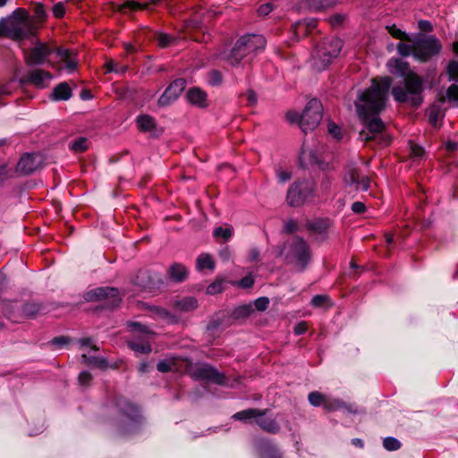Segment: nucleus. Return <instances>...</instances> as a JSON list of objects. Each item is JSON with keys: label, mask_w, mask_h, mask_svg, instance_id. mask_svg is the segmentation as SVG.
I'll list each match as a JSON object with an SVG mask.
<instances>
[{"label": "nucleus", "mask_w": 458, "mask_h": 458, "mask_svg": "<svg viewBox=\"0 0 458 458\" xmlns=\"http://www.w3.org/2000/svg\"><path fill=\"white\" fill-rule=\"evenodd\" d=\"M391 79H373L369 88L362 91L355 103L357 112L363 121L360 138L363 141L379 140V144L387 145L390 140L382 135L386 125L377 114L385 108Z\"/></svg>", "instance_id": "nucleus-1"}, {"label": "nucleus", "mask_w": 458, "mask_h": 458, "mask_svg": "<svg viewBox=\"0 0 458 458\" xmlns=\"http://www.w3.org/2000/svg\"><path fill=\"white\" fill-rule=\"evenodd\" d=\"M395 68L402 76L404 77L403 86H394L392 94L397 102L409 103L413 106L421 104L423 91V83L420 77L416 73L410 72L408 64L403 61L395 60Z\"/></svg>", "instance_id": "nucleus-2"}, {"label": "nucleus", "mask_w": 458, "mask_h": 458, "mask_svg": "<svg viewBox=\"0 0 458 458\" xmlns=\"http://www.w3.org/2000/svg\"><path fill=\"white\" fill-rule=\"evenodd\" d=\"M36 30V24L30 20L29 13L23 8H17L11 15L0 20V37L22 40L33 36Z\"/></svg>", "instance_id": "nucleus-3"}, {"label": "nucleus", "mask_w": 458, "mask_h": 458, "mask_svg": "<svg viewBox=\"0 0 458 458\" xmlns=\"http://www.w3.org/2000/svg\"><path fill=\"white\" fill-rule=\"evenodd\" d=\"M343 47V42L337 38H326L320 43L313 54V65L318 70L326 69L331 61L337 57Z\"/></svg>", "instance_id": "nucleus-4"}, {"label": "nucleus", "mask_w": 458, "mask_h": 458, "mask_svg": "<svg viewBox=\"0 0 458 458\" xmlns=\"http://www.w3.org/2000/svg\"><path fill=\"white\" fill-rule=\"evenodd\" d=\"M315 182L310 179L294 182L288 189L286 201L292 207H300L315 196Z\"/></svg>", "instance_id": "nucleus-5"}, {"label": "nucleus", "mask_w": 458, "mask_h": 458, "mask_svg": "<svg viewBox=\"0 0 458 458\" xmlns=\"http://www.w3.org/2000/svg\"><path fill=\"white\" fill-rule=\"evenodd\" d=\"M310 258L309 245L302 238L295 237L289 243L285 259L287 263L293 265L298 271H303L307 267Z\"/></svg>", "instance_id": "nucleus-6"}, {"label": "nucleus", "mask_w": 458, "mask_h": 458, "mask_svg": "<svg viewBox=\"0 0 458 458\" xmlns=\"http://www.w3.org/2000/svg\"><path fill=\"white\" fill-rule=\"evenodd\" d=\"M323 107L319 100H310L301 115L300 126L304 132L313 131L322 119Z\"/></svg>", "instance_id": "nucleus-7"}, {"label": "nucleus", "mask_w": 458, "mask_h": 458, "mask_svg": "<svg viewBox=\"0 0 458 458\" xmlns=\"http://www.w3.org/2000/svg\"><path fill=\"white\" fill-rule=\"evenodd\" d=\"M442 48L440 41L434 36L415 38L414 57L420 62L428 61L437 55Z\"/></svg>", "instance_id": "nucleus-8"}, {"label": "nucleus", "mask_w": 458, "mask_h": 458, "mask_svg": "<svg viewBox=\"0 0 458 458\" xmlns=\"http://www.w3.org/2000/svg\"><path fill=\"white\" fill-rule=\"evenodd\" d=\"M86 300L89 301H106V307L115 308L120 304L122 298L116 288L98 287L88 292Z\"/></svg>", "instance_id": "nucleus-9"}, {"label": "nucleus", "mask_w": 458, "mask_h": 458, "mask_svg": "<svg viewBox=\"0 0 458 458\" xmlns=\"http://www.w3.org/2000/svg\"><path fill=\"white\" fill-rule=\"evenodd\" d=\"M344 182L355 191H367L370 185V178L363 175L354 165H349L344 177Z\"/></svg>", "instance_id": "nucleus-10"}, {"label": "nucleus", "mask_w": 458, "mask_h": 458, "mask_svg": "<svg viewBox=\"0 0 458 458\" xmlns=\"http://www.w3.org/2000/svg\"><path fill=\"white\" fill-rule=\"evenodd\" d=\"M191 376L196 379H205L219 385L225 384L224 375L208 364L196 365L191 370Z\"/></svg>", "instance_id": "nucleus-11"}, {"label": "nucleus", "mask_w": 458, "mask_h": 458, "mask_svg": "<svg viewBox=\"0 0 458 458\" xmlns=\"http://www.w3.org/2000/svg\"><path fill=\"white\" fill-rule=\"evenodd\" d=\"M185 87L186 81L183 79L174 80L159 98L158 105L161 106H169L180 97Z\"/></svg>", "instance_id": "nucleus-12"}, {"label": "nucleus", "mask_w": 458, "mask_h": 458, "mask_svg": "<svg viewBox=\"0 0 458 458\" xmlns=\"http://www.w3.org/2000/svg\"><path fill=\"white\" fill-rule=\"evenodd\" d=\"M266 39L261 35H245L236 41V49L243 47V50L250 55L265 48Z\"/></svg>", "instance_id": "nucleus-13"}, {"label": "nucleus", "mask_w": 458, "mask_h": 458, "mask_svg": "<svg viewBox=\"0 0 458 458\" xmlns=\"http://www.w3.org/2000/svg\"><path fill=\"white\" fill-rule=\"evenodd\" d=\"M42 165V157L38 155L25 154L19 160L15 173L27 175L34 173Z\"/></svg>", "instance_id": "nucleus-14"}, {"label": "nucleus", "mask_w": 458, "mask_h": 458, "mask_svg": "<svg viewBox=\"0 0 458 458\" xmlns=\"http://www.w3.org/2000/svg\"><path fill=\"white\" fill-rule=\"evenodd\" d=\"M50 53L51 49L46 44L38 43L30 53H26V63L29 65L40 64Z\"/></svg>", "instance_id": "nucleus-15"}, {"label": "nucleus", "mask_w": 458, "mask_h": 458, "mask_svg": "<svg viewBox=\"0 0 458 458\" xmlns=\"http://www.w3.org/2000/svg\"><path fill=\"white\" fill-rule=\"evenodd\" d=\"M52 80V74L42 69H34L30 71L26 77V81L38 88H45Z\"/></svg>", "instance_id": "nucleus-16"}, {"label": "nucleus", "mask_w": 458, "mask_h": 458, "mask_svg": "<svg viewBox=\"0 0 458 458\" xmlns=\"http://www.w3.org/2000/svg\"><path fill=\"white\" fill-rule=\"evenodd\" d=\"M187 99L199 108H206L208 106V95L199 88L190 89L187 92Z\"/></svg>", "instance_id": "nucleus-17"}, {"label": "nucleus", "mask_w": 458, "mask_h": 458, "mask_svg": "<svg viewBox=\"0 0 458 458\" xmlns=\"http://www.w3.org/2000/svg\"><path fill=\"white\" fill-rule=\"evenodd\" d=\"M268 410H259L255 408H250L247 410H243L241 411L236 412L233 415V418L236 420H242V421H249L250 420L255 419L257 420L258 417H263L265 415H267Z\"/></svg>", "instance_id": "nucleus-18"}, {"label": "nucleus", "mask_w": 458, "mask_h": 458, "mask_svg": "<svg viewBox=\"0 0 458 458\" xmlns=\"http://www.w3.org/2000/svg\"><path fill=\"white\" fill-rule=\"evenodd\" d=\"M256 423L260 428L270 434H277L281 428L278 421L275 418L267 417V415L258 417Z\"/></svg>", "instance_id": "nucleus-19"}, {"label": "nucleus", "mask_w": 458, "mask_h": 458, "mask_svg": "<svg viewBox=\"0 0 458 458\" xmlns=\"http://www.w3.org/2000/svg\"><path fill=\"white\" fill-rule=\"evenodd\" d=\"M249 55L243 50V47L236 49V44L231 51L225 55L226 62L232 66H239L241 61L247 57Z\"/></svg>", "instance_id": "nucleus-20"}, {"label": "nucleus", "mask_w": 458, "mask_h": 458, "mask_svg": "<svg viewBox=\"0 0 458 458\" xmlns=\"http://www.w3.org/2000/svg\"><path fill=\"white\" fill-rule=\"evenodd\" d=\"M137 123L141 131L155 133L157 130L155 119L148 114L140 115Z\"/></svg>", "instance_id": "nucleus-21"}, {"label": "nucleus", "mask_w": 458, "mask_h": 458, "mask_svg": "<svg viewBox=\"0 0 458 458\" xmlns=\"http://www.w3.org/2000/svg\"><path fill=\"white\" fill-rule=\"evenodd\" d=\"M118 409L124 413L131 420H135L138 416L139 410L138 408L124 398H119L116 403Z\"/></svg>", "instance_id": "nucleus-22"}, {"label": "nucleus", "mask_w": 458, "mask_h": 458, "mask_svg": "<svg viewBox=\"0 0 458 458\" xmlns=\"http://www.w3.org/2000/svg\"><path fill=\"white\" fill-rule=\"evenodd\" d=\"M168 273L172 280L182 282L187 277L188 270L182 264L174 263L169 267Z\"/></svg>", "instance_id": "nucleus-23"}, {"label": "nucleus", "mask_w": 458, "mask_h": 458, "mask_svg": "<svg viewBox=\"0 0 458 458\" xmlns=\"http://www.w3.org/2000/svg\"><path fill=\"white\" fill-rule=\"evenodd\" d=\"M52 97L55 100H68L72 97V89L66 82H62L54 89Z\"/></svg>", "instance_id": "nucleus-24"}, {"label": "nucleus", "mask_w": 458, "mask_h": 458, "mask_svg": "<svg viewBox=\"0 0 458 458\" xmlns=\"http://www.w3.org/2000/svg\"><path fill=\"white\" fill-rule=\"evenodd\" d=\"M196 267L198 270L202 271L206 268L213 271L215 269V261L212 256L208 253H201L196 259Z\"/></svg>", "instance_id": "nucleus-25"}, {"label": "nucleus", "mask_w": 458, "mask_h": 458, "mask_svg": "<svg viewBox=\"0 0 458 458\" xmlns=\"http://www.w3.org/2000/svg\"><path fill=\"white\" fill-rule=\"evenodd\" d=\"M81 359L85 365H92L101 369H106L108 367L107 360L104 357L89 356L83 353Z\"/></svg>", "instance_id": "nucleus-26"}, {"label": "nucleus", "mask_w": 458, "mask_h": 458, "mask_svg": "<svg viewBox=\"0 0 458 458\" xmlns=\"http://www.w3.org/2000/svg\"><path fill=\"white\" fill-rule=\"evenodd\" d=\"M198 306L197 300L193 297H188L175 301L174 307L183 312L194 310Z\"/></svg>", "instance_id": "nucleus-27"}, {"label": "nucleus", "mask_w": 458, "mask_h": 458, "mask_svg": "<svg viewBox=\"0 0 458 458\" xmlns=\"http://www.w3.org/2000/svg\"><path fill=\"white\" fill-rule=\"evenodd\" d=\"M445 103V97L443 94H439L437 102L432 106L429 113V120L432 123L436 124L438 117L443 116L441 106Z\"/></svg>", "instance_id": "nucleus-28"}, {"label": "nucleus", "mask_w": 458, "mask_h": 458, "mask_svg": "<svg viewBox=\"0 0 458 458\" xmlns=\"http://www.w3.org/2000/svg\"><path fill=\"white\" fill-rule=\"evenodd\" d=\"M339 0H310V8L314 11H323L325 9L333 7L338 3Z\"/></svg>", "instance_id": "nucleus-29"}, {"label": "nucleus", "mask_w": 458, "mask_h": 458, "mask_svg": "<svg viewBox=\"0 0 458 458\" xmlns=\"http://www.w3.org/2000/svg\"><path fill=\"white\" fill-rule=\"evenodd\" d=\"M407 43L400 42L397 44V51L403 56H408L412 55L414 56L415 52V38H411V41H406Z\"/></svg>", "instance_id": "nucleus-30"}, {"label": "nucleus", "mask_w": 458, "mask_h": 458, "mask_svg": "<svg viewBox=\"0 0 458 458\" xmlns=\"http://www.w3.org/2000/svg\"><path fill=\"white\" fill-rule=\"evenodd\" d=\"M127 344L130 349L137 353H149L151 352V347L148 342L132 340L129 341Z\"/></svg>", "instance_id": "nucleus-31"}, {"label": "nucleus", "mask_w": 458, "mask_h": 458, "mask_svg": "<svg viewBox=\"0 0 458 458\" xmlns=\"http://www.w3.org/2000/svg\"><path fill=\"white\" fill-rule=\"evenodd\" d=\"M58 56L65 63V66L68 70L73 71L75 70L78 62L72 58H71V53L66 49H58L57 50Z\"/></svg>", "instance_id": "nucleus-32"}, {"label": "nucleus", "mask_w": 458, "mask_h": 458, "mask_svg": "<svg viewBox=\"0 0 458 458\" xmlns=\"http://www.w3.org/2000/svg\"><path fill=\"white\" fill-rule=\"evenodd\" d=\"M330 226L328 219H318L309 224L310 229L318 233H325Z\"/></svg>", "instance_id": "nucleus-33"}, {"label": "nucleus", "mask_w": 458, "mask_h": 458, "mask_svg": "<svg viewBox=\"0 0 458 458\" xmlns=\"http://www.w3.org/2000/svg\"><path fill=\"white\" fill-rule=\"evenodd\" d=\"M252 312V306L250 304H245L234 309L233 316L234 318L241 319L248 318Z\"/></svg>", "instance_id": "nucleus-34"}, {"label": "nucleus", "mask_w": 458, "mask_h": 458, "mask_svg": "<svg viewBox=\"0 0 458 458\" xmlns=\"http://www.w3.org/2000/svg\"><path fill=\"white\" fill-rule=\"evenodd\" d=\"M40 310L41 305L36 302L25 303L22 307V312L28 318H34Z\"/></svg>", "instance_id": "nucleus-35"}, {"label": "nucleus", "mask_w": 458, "mask_h": 458, "mask_svg": "<svg viewBox=\"0 0 458 458\" xmlns=\"http://www.w3.org/2000/svg\"><path fill=\"white\" fill-rule=\"evenodd\" d=\"M324 408L328 411H333L340 410L342 408H346V405L339 399H332L327 397L326 402L324 403Z\"/></svg>", "instance_id": "nucleus-36"}, {"label": "nucleus", "mask_w": 458, "mask_h": 458, "mask_svg": "<svg viewBox=\"0 0 458 458\" xmlns=\"http://www.w3.org/2000/svg\"><path fill=\"white\" fill-rule=\"evenodd\" d=\"M233 229L232 226L222 227L218 226L214 230V236L216 238H223L225 241H228L233 235Z\"/></svg>", "instance_id": "nucleus-37"}, {"label": "nucleus", "mask_w": 458, "mask_h": 458, "mask_svg": "<svg viewBox=\"0 0 458 458\" xmlns=\"http://www.w3.org/2000/svg\"><path fill=\"white\" fill-rule=\"evenodd\" d=\"M327 396L322 394L319 392L314 391L310 393L309 394V402L311 405L318 407L320 405L324 406V403L326 402Z\"/></svg>", "instance_id": "nucleus-38"}, {"label": "nucleus", "mask_w": 458, "mask_h": 458, "mask_svg": "<svg viewBox=\"0 0 458 458\" xmlns=\"http://www.w3.org/2000/svg\"><path fill=\"white\" fill-rule=\"evenodd\" d=\"M386 30L395 38L404 41H411V38L409 37L405 32L398 29L395 25L387 26Z\"/></svg>", "instance_id": "nucleus-39"}, {"label": "nucleus", "mask_w": 458, "mask_h": 458, "mask_svg": "<svg viewBox=\"0 0 458 458\" xmlns=\"http://www.w3.org/2000/svg\"><path fill=\"white\" fill-rule=\"evenodd\" d=\"M446 72L449 81L458 82V62L455 60L451 61L447 65Z\"/></svg>", "instance_id": "nucleus-40"}, {"label": "nucleus", "mask_w": 458, "mask_h": 458, "mask_svg": "<svg viewBox=\"0 0 458 458\" xmlns=\"http://www.w3.org/2000/svg\"><path fill=\"white\" fill-rule=\"evenodd\" d=\"M445 99L446 98L450 103H458V85L456 83L452 84L443 95Z\"/></svg>", "instance_id": "nucleus-41"}, {"label": "nucleus", "mask_w": 458, "mask_h": 458, "mask_svg": "<svg viewBox=\"0 0 458 458\" xmlns=\"http://www.w3.org/2000/svg\"><path fill=\"white\" fill-rule=\"evenodd\" d=\"M383 446L387 451H396L401 447V443L398 439L388 437L383 440Z\"/></svg>", "instance_id": "nucleus-42"}, {"label": "nucleus", "mask_w": 458, "mask_h": 458, "mask_svg": "<svg viewBox=\"0 0 458 458\" xmlns=\"http://www.w3.org/2000/svg\"><path fill=\"white\" fill-rule=\"evenodd\" d=\"M87 148H88L87 140H86V138H83V137L74 140L71 144V149L72 151H74L75 153L84 152L85 150H87Z\"/></svg>", "instance_id": "nucleus-43"}, {"label": "nucleus", "mask_w": 458, "mask_h": 458, "mask_svg": "<svg viewBox=\"0 0 458 458\" xmlns=\"http://www.w3.org/2000/svg\"><path fill=\"white\" fill-rule=\"evenodd\" d=\"M12 171L6 162L0 163V184L12 177Z\"/></svg>", "instance_id": "nucleus-44"}, {"label": "nucleus", "mask_w": 458, "mask_h": 458, "mask_svg": "<svg viewBox=\"0 0 458 458\" xmlns=\"http://www.w3.org/2000/svg\"><path fill=\"white\" fill-rule=\"evenodd\" d=\"M106 67L108 72L124 73L128 67L126 65H119L117 63L110 60L106 64Z\"/></svg>", "instance_id": "nucleus-45"}, {"label": "nucleus", "mask_w": 458, "mask_h": 458, "mask_svg": "<svg viewBox=\"0 0 458 458\" xmlns=\"http://www.w3.org/2000/svg\"><path fill=\"white\" fill-rule=\"evenodd\" d=\"M209 76V83L213 86H217L222 83L223 76L222 73L217 70H213L208 73Z\"/></svg>", "instance_id": "nucleus-46"}, {"label": "nucleus", "mask_w": 458, "mask_h": 458, "mask_svg": "<svg viewBox=\"0 0 458 458\" xmlns=\"http://www.w3.org/2000/svg\"><path fill=\"white\" fill-rule=\"evenodd\" d=\"M150 310L152 314L157 318H161L167 320H173V317L170 315V313L160 307H153L151 308Z\"/></svg>", "instance_id": "nucleus-47"}, {"label": "nucleus", "mask_w": 458, "mask_h": 458, "mask_svg": "<svg viewBox=\"0 0 458 458\" xmlns=\"http://www.w3.org/2000/svg\"><path fill=\"white\" fill-rule=\"evenodd\" d=\"M329 301L327 295H315L311 300V304L316 308H320Z\"/></svg>", "instance_id": "nucleus-48"}, {"label": "nucleus", "mask_w": 458, "mask_h": 458, "mask_svg": "<svg viewBox=\"0 0 458 458\" xmlns=\"http://www.w3.org/2000/svg\"><path fill=\"white\" fill-rule=\"evenodd\" d=\"M269 304V299L267 297L258 298L254 301L255 309L259 311H264L267 310Z\"/></svg>", "instance_id": "nucleus-49"}, {"label": "nucleus", "mask_w": 458, "mask_h": 458, "mask_svg": "<svg viewBox=\"0 0 458 458\" xmlns=\"http://www.w3.org/2000/svg\"><path fill=\"white\" fill-rule=\"evenodd\" d=\"M78 380L81 386H88L92 381V375L88 371H82L80 373Z\"/></svg>", "instance_id": "nucleus-50"}, {"label": "nucleus", "mask_w": 458, "mask_h": 458, "mask_svg": "<svg viewBox=\"0 0 458 458\" xmlns=\"http://www.w3.org/2000/svg\"><path fill=\"white\" fill-rule=\"evenodd\" d=\"M158 45L162 47H166L170 45V43L174 40L172 37L167 34L160 33L157 37Z\"/></svg>", "instance_id": "nucleus-51"}, {"label": "nucleus", "mask_w": 458, "mask_h": 458, "mask_svg": "<svg viewBox=\"0 0 458 458\" xmlns=\"http://www.w3.org/2000/svg\"><path fill=\"white\" fill-rule=\"evenodd\" d=\"M328 132L335 138V139H341V129L334 123H328Z\"/></svg>", "instance_id": "nucleus-52"}, {"label": "nucleus", "mask_w": 458, "mask_h": 458, "mask_svg": "<svg viewBox=\"0 0 458 458\" xmlns=\"http://www.w3.org/2000/svg\"><path fill=\"white\" fill-rule=\"evenodd\" d=\"M34 13H35L36 16L41 21L44 20L47 16L45 7L40 3L36 4L35 8H34Z\"/></svg>", "instance_id": "nucleus-53"}, {"label": "nucleus", "mask_w": 458, "mask_h": 458, "mask_svg": "<svg viewBox=\"0 0 458 458\" xmlns=\"http://www.w3.org/2000/svg\"><path fill=\"white\" fill-rule=\"evenodd\" d=\"M64 13L65 8L63 3H57L53 6V13L56 18L63 17Z\"/></svg>", "instance_id": "nucleus-54"}, {"label": "nucleus", "mask_w": 458, "mask_h": 458, "mask_svg": "<svg viewBox=\"0 0 458 458\" xmlns=\"http://www.w3.org/2000/svg\"><path fill=\"white\" fill-rule=\"evenodd\" d=\"M129 326L135 331H138L140 333H143L146 335L151 334V332L143 325L137 323V322H131Z\"/></svg>", "instance_id": "nucleus-55"}, {"label": "nucleus", "mask_w": 458, "mask_h": 458, "mask_svg": "<svg viewBox=\"0 0 458 458\" xmlns=\"http://www.w3.org/2000/svg\"><path fill=\"white\" fill-rule=\"evenodd\" d=\"M276 174H277L278 181L281 183H284L292 178L291 173H289L285 170H278Z\"/></svg>", "instance_id": "nucleus-56"}, {"label": "nucleus", "mask_w": 458, "mask_h": 458, "mask_svg": "<svg viewBox=\"0 0 458 458\" xmlns=\"http://www.w3.org/2000/svg\"><path fill=\"white\" fill-rule=\"evenodd\" d=\"M411 154L414 157H421L424 155V149L420 146L411 144Z\"/></svg>", "instance_id": "nucleus-57"}, {"label": "nucleus", "mask_w": 458, "mask_h": 458, "mask_svg": "<svg viewBox=\"0 0 458 458\" xmlns=\"http://www.w3.org/2000/svg\"><path fill=\"white\" fill-rule=\"evenodd\" d=\"M352 210L356 214H361L366 210L365 204L360 201H356L352 205Z\"/></svg>", "instance_id": "nucleus-58"}, {"label": "nucleus", "mask_w": 458, "mask_h": 458, "mask_svg": "<svg viewBox=\"0 0 458 458\" xmlns=\"http://www.w3.org/2000/svg\"><path fill=\"white\" fill-rule=\"evenodd\" d=\"M157 369L162 373H166L172 369V364L165 360H162L158 362Z\"/></svg>", "instance_id": "nucleus-59"}, {"label": "nucleus", "mask_w": 458, "mask_h": 458, "mask_svg": "<svg viewBox=\"0 0 458 458\" xmlns=\"http://www.w3.org/2000/svg\"><path fill=\"white\" fill-rule=\"evenodd\" d=\"M254 284V280L251 276H247L245 277H243L240 282H239V285L242 288H249L250 286H252V284Z\"/></svg>", "instance_id": "nucleus-60"}, {"label": "nucleus", "mask_w": 458, "mask_h": 458, "mask_svg": "<svg viewBox=\"0 0 458 458\" xmlns=\"http://www.w3.org/2000/svg\"><path fill=\"white\" fill-rule=\"evenodd\" d=\"M308 326L306 322H300L294 327V333L301 335L307 331Z\"/></svg>", "instance_id": "nucleus-61"}, {"label": "nucleus", "mask_w": 458, "mask_h": 458, "mask_svg": "<svg viewBox=\"0 0 458 458\" xmlns=\"http://www.w3.org/2000/svg\"><path fill=\"white\" fill-rule=\"evenodd\" d=\"M344 18L345 17L343 14H335L329 19V21L332 24V26H337L343 22Z\"/></svg>", "instance_id": "nucleus-62"}, {"label": "nucleus", "mask_w": 458, "mask_h": 458, "mask_svg": "<svg viewBox=\"0 0 458 458\" xmlns=\"http://www.w3.org/2000/svg\"><path fill=\"white\" fill-rule=\"evenodd\" d=\"M246 98L250 105L257 103V95L252 89H249L246 94Z\"/></svg>", "instance_id": "nucleus-63"}, {"label": "nucleus", "mask_w": 458, "mask_h": 458, "mask_svg": "<svg viewBox=\"0 0 458 458\" xmlns=\"http://www.w3.org/2000/svg\"><path fill=\"white\" fill-rule=\"evenodd\" d=\"M331 186V181L328 177H324L321 181L320 188L324 193H327Z\"/></svg>", "instance_id": "nucleus-64"}]
</instances>
